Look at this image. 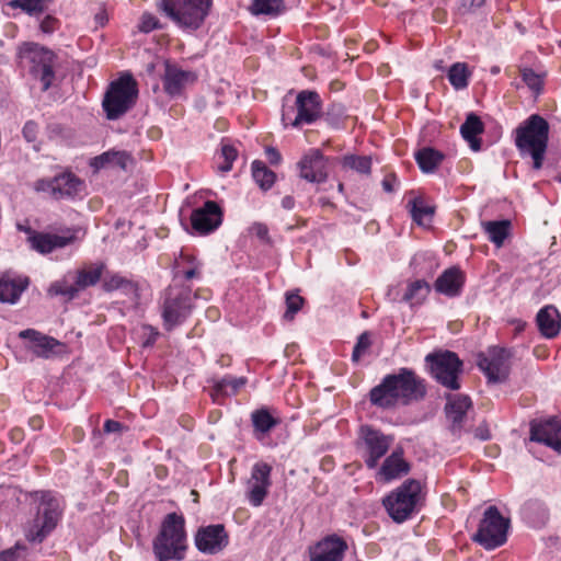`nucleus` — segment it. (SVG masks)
<instances>
[{"instance_id":"1","label":"nucleus","mask_w":561,"mask_h":561,"mask_svg":"<svg viewBox=\"0 0 561 561\" xmlns=\"http://www.w3.org/2000/svg\"><path fill=\"white\" fill-rule=\"evenodd\" d=\"M425 396V380L414 370L402 367L397 374L385 376L381 382L369 391V401L377 408L388 410L398 404L408 405L421 401Z\"/></svg>"},{"instance_id":"2","label":"nucleus","mask_w":561,"mask_h":561,"mask_svg":"<svg viewBox=\"0 0 561 561\" xmlns=\"http://www.w3.org/2000/svg\"><path fill=\"white\" fill-rule=\"evenodd\" d=\"M152 550L157 561H182L187 550L185 518L181 514L164 516L158 535L153 538Z\"/></svg>"},{"instance_id":"3","label":"nucleus","mask_w":561,"mask_h":561,"mask_svg":"<svg viewBox=\"0 0 561 561\" xmlns=\"http://www.w3.org/2000/svg\"><path fill=\"white\" fill-rule=\"evenodd\" d=\"M549 123L539 114L530 115L515 133V145L522 156L533 158V167L541 169L549 139Z\"/></svg>"},{"instance_id":"4","label":"nucleus","mask_w":561,"mask_h":561,"mask_svg":"<svg viewBox=\"0 0 561 561\" xmlns=\"http://www.w3.org/2000/svg\"><path fill=\"white\" fill-rule=\"evenodd\" d=\"M211 0H161L158 9L183 30H198L207 18Z\"/></svg>"},{"instance_id":"5","label":"nucleus","mask_w":561,"mask_h":561,"mask_svg":"<svg viewBox=\"0 0 561 561\" xmlns=\"http://www.w3.org/2000/svg\"><path fill=\"white\" fill-rule=\"evenodd\" d=\"M288 98H284L282 108V122L285 127L299 128L311 125L322 115V101L318 92L311 90L300 91L294 104H287Z\"/></svg>"},{"instance_id":"6","label":"nucleus","mask_w":561,"mask_h":561,"mask_svg":"<svg viewBox=\"0 0 561 561\" xmlns=\"http://www.w3.org/2000/svg\"><path fill=\"white\" fill-rule=\"evenodd\" d=\"M421 492L420 481L408 479L390 492L382 503L389 516L400 524L408 520L415 513L422 499Z\"/></svg>"},{"instance_id":"7","label":"nucleus","mask_w":561,"mask_h":561,"mask_svg":"<svg viewBox=\"0 0 561 561\" xmlns=\"http://www.w3.org/2000/svg\"><path fill=\"white\" fill-rule=\"evenodd\" d=\"M137 95V82L131 75L125 73L112 81L102 102L106 117L118 119L134 106Z\"/></svg>"},{"instance_id":"8","label":"nucleus","mask_w":561,"mask_h":561,"mask_svg":"<svg viewBox=\"0 0 561 561\" xmlns=\"http://www.w3.org/2000/svg\"><path fill=\"white\" fill-rule=\"evenodd\" d=\"M193 309L191 289L182 286H170L165 289L161 302L163 328L171 332L183 324Z\"/></svg>"},{"instance_id":"9","label":"nucleus","mask_w":561,"mask_h":561,"mask_svg":"<svg viewBox=\"0 0 561 561\" xmlns=\"http://www.w3.org/2000/svg\"><path fill=\"white\" fill-rule=\"evenodd\" d=\"M510 526V518L504 517L496 506H489L472 540L486 550L496 549L506 542Z\"/></svg>"},{"instance_id":"10","label":"nucleus","mask_w":561,"mask_h":561,"mask_svg":"<svg viewBox=\"0 0 561 561\" xmlns=\"http://www.w3.org/2000/svg\"><path fill=\"white\" fill-rule=\"evenodd\" d=\"M61 515L60 502L50 492L42 495L37 514L25 530V537L32 542H42L57 526Z\"/></svg>"},{"instance_id":"11","label":"nucleus","mask_w":561,"mask_h":561,"mask_svg":"<svg viewBox=\"0 0 561 561\" xmlns=\"http://www.w3.org/2000/svg\"><path fill=\"white\" fill-rule=\"evenodd\" d=\"M425 360L430 365L433 378L438 383L450 390L460 388L458 376L461 373L462 363L456 353L450 351L431 353Z\"/></svg>"},{"instance_id":"12","label":"nucleus","mask_w":561,"mask_h":561,"mask_svg":"<svg viewBox=\"0 0 561 561\" xmlns=\"http://www.w3.org/2000/svg\"><path fill=\"white\" fill-rule=\"evenodd\" d=\"M359 440L365 465L374 469L389 450L392 437L370 425H363L359 428Z\"/></svg>"},{"instance_id":"13","label":"nucleus","mask_w":561,"mask_h":561,"mask_svg":"<svg viewBox=\"0 0 561 561\" xmlns=\"http://www.w3.org/2000/svg\"><path fill=\"white\" fill-rule=\"evenodd\" d=\"M272 466L264 461H257L252 466L250 478L245 483V496L252 506H261L267 496L272 485Z\"/></svg>"},{"instance_id":"14","label":"nucleus","mask_w":561,"mask_h":561,"mask_svg":"<svg viewBox=\"0 0 561 561\" xmlns=\"http://www.w3.org/2000/svg\"><path fill=\"white\" fill-rule=\"evenodd\" d=\"M195 546L205 554H217L229 543V536L222 524L203 526L195 534Z\"/></svg>"},{"instance_id":"15","label":"nucleus","mask_w":561,"mask_h":561,"mask_svg":"<svg viewBox=\"0 0 561 561\" xmlns=\"http://www.w3.org/2000/svg\"><path fill=\"white\" fill-rule=\"evenodd\" d=\"M328 162L319 149H310L297 164L300 178L310 183H324L329 176Z\"/></svg>"},{"instance_id":"16","label":"nucleus","mask_w":561,"mask_h":561,"mask_svg":"<svg viewBox=\"0 0 561 561\" xmlns=\"http://www.w3.org/2000/svg\"><path fill=\"white\" fill-rule=\"evenodd\" d=\"M222 222V210L214 201H207L193 210L191 225L195 232L205 236L215 231Z\"/></svg>"},{"instance_id":"17","label":"nucleus","mask_w":561,"mask_h":561,"mask_svg":"<svg viewBox=\"0 0 561 561\" xmlns=\"http://www.w3.org/2000/svg\"><path fill=\"white\" fill-rule=\"evenodd\" d=\"M530 439L561 454V419L550 417L530 423Z\"/></svg>"},{"instance_id":"18","label":"nucleus","mask_w":561,"mask_h":561,"mask_svg":"<svg viewBox=\"0 0 561 561\" xmlns=\"http://www.w3.org/2000/svg\"><path fill=\"white\" fill-rule=\"evenodd\" d=\"M346 550L343 538L329 535L309 548V558L310 561H342Z\"/></svg>"},{"instance_id":"19","label":"nucleus","mask_w":561,"mask_h":561,"mask_svg":"<svg viewBox=\"0 0 561 561\" xmlns=\"http://www.w3.org/2000/svg\"><path fill=\"white\" fill-rule=\"evenodd\" d=\"M446 399L445 412L450 421V431L459 436L465 430L467 413L472 408L471 399L465 394H449Z\"/></svg>"},{"instance_id":"20","label":"nucleus","mask_w":561,"mask_h":561,"mask_svg":"<svg viewBox=\"0 0 561 561\" xmlns=\"http://www.w3.org/2000/svg\"><path fill=\"white\" fill-rule=\"evenodd\" d=\"M510 355V352L505 348H499L491 353L490 358L484 357L480 359L479 367L483 370L490 382L497 383L507 379L510 374L507 359Z\"/></svg>"},{"instance_id":"21","label":"nucleus","mask_w":561,"mask_h":561,"mask_svg":"<svg viewBox=\"0 0 561 561\" xmlns=\"http://www.w3.org/2000/svg\"><path fill=\"white\" fill-rule=\"evenodd\" d=\"M76 241L71 229H66L62 234L50 232H38L31 238V249L41 253L49 254L58 249H64Z\"/></svg>"},{"instance_id":"22","label":"nucleus","mask_w":561,"mask_h":561,"mask_svg":"<svg viewBox=\"0 0 561 561\" xmlns=\"http://www.w3.org/2000/svg\"><path fill=\"white\" fill-rule=\"evenodd\" d=\"M19 336L26 341V350L41 358L51 357L55 354V348L60 345L56 339L33 329L21 331Z\"/></svg>"},{"instance_id":"23","label":"nucleus","mask_w":561,"mask_h":561,"mask_svg":"<svg viewBox=\"0 0 561 561\" xmlns=\"http://www.w3.org/2000/svg\"><path fill=\"white\" fill-rule=\"evenodd\" d=\"M33 73L35 77L39 78L43 84V91H46L50 88L53 80L55 78V61L56 55L44 47L37 48L33 51L32 55Z\"/></svg>"},{"instance_id":"24","label":"nucleus","mask_w":561,"mask_h":561,"mask_svg":"<svg viewBox=\"0 0 561 561\" xmlns=\"http://www.w3.org/2000/svg\"><path fill=\"white\" fill-rule=\"evenodd\" d=\"M465 282V273L459 267L451 266L436 278L434 289L447 297H457L461 294Z\"/></svg>"},{"instance_id":"25","label":"nucleus","mask_w":561,"mask_h":561,"mask_svg":"<svg viewBox=\"0 0 561 561\" xmlns=\"http://www.w3.org/2000/svg\"><path fill=\"white\" fill-rule=\"evenodd\" d=\"M162 81L165 93L170 96H178L188 84L196 81V76L192 71H185L168 64Z\"/></svg>"},{"instance_id":"26","label":"nucleus","mask_w":561,"mask_h":561,"mask_svg":"<svg viewBox=\"0 0 561 561\" xmlns=\"http://www.w3.org/2000/svg\"><path fill=\"white\" fill-rule=\"evenodd\" d=\"M51 195L56 199L73 198L84 188V183L73 173L56 175L49 183Z\"/></svg>"},{"instance_id":"27","label":"nucleus","mask_w":561,"mask_h":561,"mask_svg":"<svg viewBox=\"0 0 561 561\" xmlns=\"http://www.w3.org/2000/svg\"><path fill=\"white\" fill-rule=\"evenodd\" d=\"M410 471V465L403 458L401 448L394 449L383 461L378 471V477L385 482L398 479Z\"/></svg>"},{"instance_id":"28","label":"nucleus","mask_w":561,"mask_h":561,"mask_svg":"<svg viewBox=\"0 0 561 561\" xmlns=\"http://www.w3.org/2000/svg\"><path fill=\"white\" fill-rule=\"evenodd\" d=\"M539 332L547 339L556 337L561 329V316L554 306H545L536 317Z\"/></svg>"},{"instance_id":"29","label":"nucleus","mask_w":561,"mask_h":561,"mask_svg":"<svg viewBox=\"0 0 561 561\" xmlns=\"http://www.w3.org/2000/svg\"><path fill=\"white\" fill-rule=\"evenodd\" d=\"M102 288L104 291L111 293L121 290L122 294L135 300L138 298V284L119 273H110L103 275Z\"/></svg>"},{"instance_id":"30","label":"nucleus","mask_w":561,"mask_h":561,"mask_svg":"<svg viewBox=\"0 0 561 561\" xmlns=\"http://www.w3.org/2000/svg\"><path fill=\"white\" fill-rule=\"evenodd\" d=\"M105 268L103 262H94L77 270L73 283L78 293L96 285L102 279Z\"/></svg>"},{"instance_id":"31","label":"nucleus","mask_w":561,"mask_h":561,"mask_svg":"<svg viewBox=\"0 0 561 561\" xmlns=\"http://www.w3.org/2000/svg\"><path fill=\"white\" fill-rule=\"evenodd\" d=\"M131 156L125 150H108L91 159L90 167L95 171L112 167L122 170L127 169V164L131 162Z\"/></svg>"},{"instance_id":"32","label":"nucleus","mask_w":561,"mask_h":561,"mask_svg":"<svg viewBox=\"0 0 561 561\" xmlns=\"http://www.w3.org/2000/svg\"><path fill=\"white\" fill-rule=\"evenodd\" d=\"M27 286L28 279L26 277H10L3 275L0 277V301L9 304L16 302Z\"/></svg>"},{"instance_id":"33","label":"nucleus","mask_w":561,"mask_h":561,"mask_svg":"<svg viewBox=\"0 0 561 561\" xmlns=\"http://www.w3.org/2000/svg\"><path fill=\"white\" fill-rule=\"evenodd\" d=\"M484 130V125L481 118L474 114L470 113L467 115L466 121L460 126V134L462 138L469 144L470 148L474 151H479L481 148V140L479 139V135H481Z\"/></svg>"},{"instance_id":"34","label":"nucleus","mask_w":561,"mask_h":561,"mask_svg":"<svg viewBox=\"0 0 561 561\" xmlns=\"http://www.w3.org/2000/svg\"><path fill=\"white\" fill-rule=\"evenodd\" d=\"M251 422L253 425L254 436L257 439H261L263 436L267 435L276 425L280 423V421L273 416L266 408L254 410L251 413Z\"/></svg>"},{"instance_id":"35","label":"nucleus","mask_w":561,"mask_h":561,"mask_svg":"<svg viewBox=\"0 0 561 561\" xmlns=\"http://www.w3.org/2000/svg\"><path fill=\"white\" fill-rule=\"evenodd\" d=\"M431 293L430 284L424 279H416L408 283L401 301L411 308L421 306Z\"/></svg>"},{"instance_id":"36","label":"nucleus","mask_w":561,"mask_h":561,"mask_svg":"<svg viewBox=\"0 0 561 561\" xmlns=\"http://www.w3.org/2000/svg\"><path fill=\"white\" fill-rule=\"evenodd\" d=\"M524 518L533 527L539 528L546 525L549 519V512L546 505L537 500L528 501L523 507Z\"/></svg>"},{"instance_id":"37","label":"nucleus","mask_w":561,"mask_h":561,"mask_svg":"<svg viewBox=\"0 0 561 561\" xmlns=\"http://www.w3.org/2000/svg\"><path fill=\"white\" fill-rule=\"evenodd\" d=\"M414 157L419 168L424 173L434 172L445 158L443 152L431 147H424L420 149L417 152H415Z\"/></svg>"},{"instance_id":"38","label":"nucleus","mask_w":561,"mask_h":561,"mask_svg":"<svg viewBox=\"0 0 561 561\" xmlns=\"http://www.w3.org/2000/svg\"><path fill=\"white\" fill-rule=\"evenodd\" d=\"M245 381L243 377L225 376L214 381L211 397L217 400L219 397L233 396L245 385Z\"/></svg>"},{"instance_id":"39","label":"nucleus","mask_w":561,"mask_h":561,"mask_svg":"<svg viewBox=\"0 0 561 561\" xmlns=\"http://www.w3.org/2000/svg\"><path fill=\"white\" fill-rule=\"evenodd\" d=\"M484 232L488 234L489 240L496 247H502L505 239L510 234L511 221L510 220H497V221H485L482 224Z\"/></svg>"},{"instance_id":"40","label":"nucleus","mask_w":561,"mask_h":561,"mask_svg":"<svg viewBox=\"0 0 561 561\" xmlns=\"http://www.w3.org/2000/svg\"><path fill=\"white\" fill-rule=\"evenodd\" d=\"M285 10L284 0H252L250 12L253 15L276 16Z\"/></svg>"},{"instance_id":"41","label":"nucleus","mask_w":561,"mask_h":561,"mask_svg":"<svg viewBox=\"0 0 561 561\" xmlns=\"http://www.w3.org/2000/svg\"><path fill=\"white\" fill-rule=\"evenodd\" d=\"M252 176L255 183L264 191L270 190L276 180V174L260 160L252 162Z\"/></svg>"},{"instance_id":"42","label":"nucleus","mask_w":561,"mask_h":561,"mask_svg":"<svg viewBox=\"0 0 561 561\" xmlns=\"http://www.w3.org/2000/svg\"><path fill=\"white\" fill-rule=\"evenodd\" d=\"M410 214L413 220L419 225L432 221L435 208L424 202L423 198L416 197L409 203Z\"/></svg>"},{"instance_id":"43","label":"nucleus","mask_w":561,"mask_h":561,"mask_svg":"<svg viewBox=\"0 0 561 561\" xmlns=\"http://www.w3.org/2000/svg\"><path fill=\"white\" fill-rule=\"evenodd\" d=\"M470 77V71L468 70V66L465 62H456L451 65L448 70L447 78L450 84L456 90H462L468 87V81Z\"/></svg>"},{"instance_id":"44","label":"nucleus","mask_w":561,"mask_h":561,"mask_svg":"<svg viewBox=\"0 0 561 561\" xmlns=\"http://www.w3.org/2000/svg\"><path fill=\"white\" fill-rule=\"evenodd\" d=\"M342 163L344 168L355 170L359 174L369 175L371 172V158L368 156H345Z\"/></svg>"},{"instance_id":"45","label":"nucleus","mask_w":561,"mask_h":561,"mask_svg":"<svg viewBox=\"0 0 561 561\" xmlns=\"http://www.w3.org/2000/svg\"><path fill=\"white\" fill-rule=\"evenodd\" d=\"M520 76L525 84L536 94H540L543 89V75L535 72L531 68H523Z\"/></svg>"},{"instance_id":"46","label":"nucleus","mask_w":561,"mask_h":561,"mask_svg":"<svg viewBox=\"0 0 561 561\" xmlns=\"http://www.w3.org/2000/svg\"><path fill=\"white\" fill-rule=\"evenodd\" d=\"M51 296H65L68 299H73L78 296V290L75 283L69 284L66 279L54 282L48 289Z\"/></svg>"},{"instance_id":"47","label":"nucleus","mask_w":561,"mask_h":561,"mask_svg":"<svg viewBox=\"0 0 561 561\" xmlns=\"http://www.w3.org/2000/svg\"><path fill=\"white\" fill-rule=\"evenodd\" d=\"M238 157L237 149L229 144H222L220 149L219 158L224 160V162L218 164V170L221 173H227L232 169L233 161Z\"/></svg>"},{"instance_id":"48","label":"nucleus","mask_w":561,"mask_h":561,"mask_svg":"<svg viewBox=\"0 0 561 561\" xmlns=\"http://www.w3.org/2000/svg\"><path fill=\"white\" fill-rule=\"evenodd\" d=\"M305 299L295 293H290L286 295V312L284 313V318L286 320H293L296 313L302 308Z\"/></svg>"},{"instance_id":"49","label":"nucleus","mask_w":561,"mask_h":561,"mask_svg":"<svg viewBox=\"0 0 561 561\" xmlns=\"http://www.w3.org/2000/svg\"><path fill=\"white\" fill-rule=\"evenodd\" d=\"M160 21L156 15L145 12L140 18L139 31L142 33H150L153 30L161 28Z\"/></svg>"},{"instance_id":"50","label":"nucleus","mask_w":561,"mask_h":561,"mask_svg":"<svg viewBox=\"0 0 561 561\" xmlns=\"http://www.w3.org/2000/svg\"><path fill=\"white\" fill-rule=\"evenodd\" d=\"M26 548L16 543L13 548L0 552V561H21L25 558Z\"/></svg>"},{"instance_id":"51","label":"nucleus","mask_w":561,"mask_h":561,"mask_svg":"<svg viewBox=\"0 0 561 561\" xmlns=\"http://www.w3.org/2000/svg\"><path fill=\"white\" fill-rule=\"evenodd\" d=\"M369 346H370L369 335L367 332H364L357 339V342L353 350L352 359L354 362H357L360 358V356L363 355V353L369 348Z\"/></svg>"},{"instance_id":"52","label":"nucleus","mask_w":561,"mask_h":561,"mask_svg":"<svg viewBox=\"0 0 561 561\" xmlns=\"http://www.w3.org/2000/svg\"><path fill=\"white\" fill-rule=\"evenodd\" d=\"M38 124L34 121H27L22 129L23 137L28 142H34L38 135Z\"/></svg>"},{"instance_id":"53","label":"nucleus","mask_w":561,"mask_h":561,"mask_svg":"<svg viewBox=\"0 0 561 561\" xmlns=\"http://www.w3.org/2000/svg\"><path fill=\"white\" fill-rule=\"evenodd\" d=\"M50 0H25L24 11L28 14L43 12Z\"/></svg>"},{"instance_id":"54","label":"nucleus","mask_w":561,"mask_h":561,"mask_svg":"<svg viewBox=\"0 0 561 561\" xmlns=\"http://www.w3.org/2000/svg\"><path fill=\"white\" fill-rule=\"evenodd\" d=\"M41 30L46 34H51L60 26V22L53 15H46L41 22Z\"/></svg>"},{"instance_id":"55","label":"nucleus","mask_w":561,"mask_h":561,"mask_svg":"<svg viewBox=\"0 0 561 561\" xmlns=\"http://www.w3.org/2000/svg\"><path fill=\"white\" fill-rule=\"evenodd\" d=\"M251 232L255 234L259 239L263 241H270L268 238V228L265 224L262 222H254L251 226Z\"/></svg>"},{"instance_id":"56","label":"nucleus","mask_w":561,"mask_h":561,"mask_svg":"<svg viewBox=\"0 0 561 561\" xmlns=\"http://www.w3.org/2000/svg\"><path fill=\"white\" fill-rule=\"evenodd\" d=\"M265 154H266L268 162L273 165H277L282 161L280 152L274 147H266Z\"/></svg>"},{"instance_id":"57","label":"nucleus","mask_w":561,"mask_h":561,"mask_svg":"<svg viewBox=\"0 0 561 561\" xmlns=\"http://www.w3.org/2000/svg\"><path fill=\"white\" fill-rule=\"evenodd\" d=\"M382 188L387 193H392L397 184V176L394 174H388L381 182Z\"/></svg>"},{"instance_id":"58","label":"nucleus","mask_w":561,"mask_h":561,"mask_svg":"<svg viewBox=\"0 0 561 561\" xmlns=\"http://www.w3.org/2000/svg\"><path fill=\"white\" fill-rule=\"evenodd\" d=\"M103 428L105 433H118L124 428V425L118 421L106 420Z\"/></svg>"},{"instance_id":"59","label":"nucleus","mask_w":561,"mask_h":561,"mask_svg":"<svg viewBox=\"0 0 561 561\" xmlns=\"http://www.w3.org/2000/svg\"><path fill=\"white\" fill-rule=\"evenodd\" d=\"M474 437L481 440H488L491 438L489 427L485 423L480 424L474 431Z\"/></svg>"},{"instance_id":"60","label":"nucleus","mask_w":561,"mask_h":561,"mask_svg":"<svg viewBox=\"0 0 561 561\" xmlns=\"http://www.w3.org/2000/svg\"><path fill=\"white\" fill-rule=\"evenodd\" d=\"M484 1L485 0H460V4L465 10L471 11L473 9L482 7Z\"/></svg>"},{"instance_id":"61","label":"nucleus","mask_w":561,"mask_h":561,"mask_svg":"<svg viewBox=\"0 0 561 561\" xmlns=\"http://www.w3.org/2000/svg\"><path fill=\"white\" fill-rule=\"evenodd\" d=\"M294 206H295V199H294L293 196L287 195V196L283 197V199H282V207L283 208H285L287 210H290V209L294 208Z\"/></svg>"},{"instance_id":"62","label":"nucleus","mask_w":561,"mask_h":561,"mask_svg":"<svg viewBox=\"0 0 561 561\" xmlns=\"http://www.w3.org/2000/svg\"><path fill=\"white\" fill-rule=\"evenodd\" d=\"M199 271L197 267H192V268H188L184 272L183 276L186 280H190V279H193V278H196L199 276Z\"/></svg>"},{"instance_id":"63","label":"nucleus","mask_w":561,"mask_h":561,"mask_svg":"<svg viewBox=\"0 0 561 561\" xmlns=\"http://www.w3.org/2000/svg\"><path fill=\"white\" fill-rule=\"evenodd\" d=\"M18 229L20 231H23V232H25L27 234V242H28L30 245H31V238H32V236L39 232V231L34 230L31 227H24L22 225H18Z\"/></svg>"},{"instance_id":"64","label":"nucleus","mask_w":561,"mask_h":561,"mask_svg":"<svg viewBox=\"0 0 561 561\" xmlns=\"http://www.w3.org/2000/svg\"><path fill=\"white\" fill-rule=\"evenodd\" d=\"M95 21L100 26H103L107 21L106 14L104 12L98 13L95 15Z\"/></svg>"}]
</instances>
